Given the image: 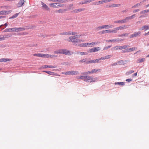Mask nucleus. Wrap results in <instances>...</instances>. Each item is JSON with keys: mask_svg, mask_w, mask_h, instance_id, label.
Instances as JSON below:
<instances>
[{"mask_svg": "<svg viewBox=\"0 0 149 149\" xmlns=\"http://www.w3.org/2000/svg\"><path fill=\"white\" fill-rule=\"evenodd\" d=\"M43 72L51 75H56L57 74L56 73L49 71H43Z\"/></svg>", "mask_w": 149, "mask_h": 149, "instance_id": "nucleus-12", "label": "nucleus"}, {"mask_svg": "<svg viewBox=\"0 0 149 149\" xmlns=\"http://www.w3.org/2000/svg\"><path fill=\"white\" fill-rule=\"evenodd\" d=\"M66 10H67L66 9H61L55 11V12L56 13H63L66 11Z\"/></svg>", "mask_w": 149, "mask_h": 149, "instance_id": "nucleus-14", "label": "nucleus"}, {"mask_svg": "<svg viewBox=\"0 0 149 149\" xmlns=\"http://www.w3.org/2000/svg\"><path fill=\"white\" fill-rule=\"evenodd\" d=\"M147 16H148V15L147 14L142 15L140 16L139 18H141V17H147Z\"/></svg>", "mask_w": 149, "mask_h": 149, "instance_id": "nucleus-52", "label": "nucleus"}, {"mask_svg": "<svg viewBox=\"0 0 149 149\" xmlns=\"http://www.w3.org/2000/svg\"><path fill=\"white\" fill-rule=\"evenodd\" d=\"M80 54L82 56L84 55H87V52H81L80 53Z\"/></svg>", "mask_w": 149, "mask_h": 149, "instance_id": "nucleus-50", "label": "nucleus"}, {"mask_svg": "<svg viewBox=\"0 0 149 149\" xmlns=\"http://www.w3.org/2000/svg\"><path fill=\"white\" fill-rule=\"evenodd\" d=\"M57 56L55 55H50V57L53 58V57H57Z\"/></svg>", "mask_w": 149, "mask_h": 149, "instance_id": "nucleus-53", "label": "nucleus"}, {"mask_svg": "<svg viewBox=\"0 0 149 149\" xmlns=\"http://www.w3.org/2000/svg\"><path fill=\"white\" fill-rule=\"evenodd\" d=\"M24 0H20L17 4V7L18 8L21 7L24 4Z\"/></svg>", "mask_w": 149, "mask_h": 149, "instance_id": "nucleus-11", "label": "nucleus"}, {"mask_svg": "<svg viewBox=\"0 0 149 149\" xmlns=\"http://www.w3.org/2000/svg\"><path fill=\"white\" fill-rule=\"evenodd\" d=\"M57 6H58V7H61L63 6V5L61 3H57Z\"/></svg>", "mask_w": 149, "mask_h": 149, "instance_id": "nucleus-59", "label": "nucleus"}, {"mask_svg": "<svg viewBox=\"0 0 149 149\" xmlns=\"http://www.w3.org/2000/svg\"><path fill=\"white\" fill-rule=\"evenodd\" d=\"M111 47V45H109L108 46H107V47H104V50L107 49H108Z\"/></svg>", "mask_w": 149, "mask_h": 149, "instance_id": "nucleus-48", "label": "nucleus"}, {"mask_svg": "<svg viewBox=\"0 0 149 149\" xmlns=\"http://www.w3.org/2000/svg\"><path fill=\"white\" fill-rule=\"evenodd\" d=\"M128 46L127 45H124L122 46H116L112 47V50H116L118 49L122 50L123 49H126L128 47Z\"/></svg>", "mask_w": 149, "mask_h": 149, "instance_id": "nucleus-3", "label": "nucleus"}, {"mask_svg": "<svg viewBox=\"0 0 149 149\" xmlns=\"http://www.w3.org/2000/svg\"><path fill=\"white\" fill-rule=\"evenodd\" d=\"M8 24H9L8 23V22H7L5 24H3V25H4H4H5V28H2V30H3V29H4L5 28H6V26H8Z\"/></svg>", "mask_w": 149, "mask_h": 149, "instance_id": "nucleus-56", "label": "nucleus"}, {"mask_svg": "<svg viewBox=\"0 0 149 149\" xmlns=\"http://www.w3.org/2000/svg\"><path fill=\"white\" fill-rule=\"evenodd\" d=\"M120 4H112L111 5H109V8H111V7H118L120 6Z\"/></svg>", "mask_w": 149, "mask_h": 149, "instance_id": "nucleus-22", "label": "nucleus"}, {"mask_svg": "<svg viewBox=\"0 0 149 149\" xmlns=\"http://www.w3.org/2000/svg\"><path fill=\"white\" fill-rule=\"evenodd\" d=\"M92 74V70L81 73L82 74H84V75H87V74Z\"/></svg>", "mask_w": 149, "mask_h": 149, "instance_id": "nucleus-30", "label": "nucleus"}, {"mask_svg": "<svg viewBox=\"0 0 149 149\" xmlns=\"http://www.w3.org/2000/svg\"><path fill=\"white\" fill-rule=\"evenodd\" d=\"M127 63V61H124L122 60H120L118 61L117 63L119 65H124Z\"/></svg>", "mask_w": 149, "mask_h": 149, "instance_id": "nucleus-18", "label": "nucleus"}, {"mask_svg": "<svg viewBox=\"0 0 149 149\" xmlns=\"http://www.w3.org/2000/svg\"><path fill=\"white\" fill-rule=\"evenodd\" d=\"M97 29H104L103 25H102V26H100L97 27Z\"/></svg>", "mask_w": 149, "mask_h": 149, "instance_id": "nucleus-62", "label": "nucleus"}, {"mask_svg": "<svg viewBox=\"0 0 149 149\" xmlns=\"http://www.w3.org/2000/svg\"><path fill=\"white\" fill-rule=\"evenodd\" d=\"M56 65H45L42 66V67L45 68H56Z\"/></svg>", "mask_w": 149, "mask_h": 149, "instance_id": "nucleus-13", "label": "nucleus"}, {"mask_svg": "<svg viewBox=\"0 0 149 149\" xmlns=\"http://www.w3.org/2000/svg\"><path fill=\"white\" fill-rule=\"evenodd\" d=\"M148 12H149V9L144 10L140 12L141 14H143Z\"/></svg>", "mask_w": 149, "mask_h": 149, "instance_id": "nucleus-35", "label": "nucleus"}, {"mask_svg": "<svg viewBox=\"0 0 149 149\" xmlns=\"http://www.w3.org/2000/svg\"><path fill=\"white\" fill-rule=\"evenodd\" d=\"M106 33H110V30H103L101 32L102 34H103Z\"/></svg>", "mask_w": 149, "mask_h": 149, "instance_id": "nucleus-29", "label": "nucleus"}, {"mask_svg": "<svg viewBox=\"0 0 149 149\" xmlns=\"http://www.w3.org/2000/svg\"><path fill=\"white\" fill-rule=\"evenodd\" d=\"M132 79H126L125 81H127L128 82H130L131 81H132Z\"/></svg>", "mask_w": 149, "mask_h": 149, "instance_id": "nucleus-57", "label": "nucleus"}, {"mask_svg": "<svg viewBox=\"0 0 149 149\" xmlns=\"http://www.w3.org/2000/svg\"><path fill=\"white\" fill-rule=\"evenodd\" d=\"M14 32H18L22 31L25 30L26 29V28H24L22 27H14Z\"/></svg>", "mask_w": 149, "mask_h": 149, "instance_id": "nucleus-10", "label": "nucleus"}, {"mask_svg": "<svg viewBox=\"0 0 149 149\" xmlns=\"http://www.w3.org/2000/svg\"><path fill=\"white\" fill-rule=\"evenodd\" d=\"M87 43H81L79 45V46L80 47H86L87 46Z\"/></svg>", "mask_w": 149, "mask_h": 149, "instance_id": "nucleus-33", "label": "nucleus"}, {"mask_svg": "<svg viewBox=\"0 0 149 149\" xmlns=\"http://www.w3.org/2000/svg\"><path fill=\"white\" fill-rule=\"evenodd\" d=\"M101 49L100 47H93L91 49H89V52L90 53L94 52H97Z\"/></svg>", "mask_w": 149, "mask_h": 149, "instance_id": "nucleus-8", "label": "nucleus"}, {"mask_svg": "<svg viewBox=\"0 0 149 149\" xmlns=\"http://www.w3.org/2000/svg\"><path fill=\"white\" fill-rule=\"evenodd\" d=\"M4 32H14V28H9L8 29H5L4 31Z\"/></svg>", "mask_w": 149, "mask_h": 149, "instance_id": "nucleus-15", "label": "nucleus"}, {"mask_svg": "<svg viewBox=\"0 0 149 149\" xmlns=\"http://www.w3.org/2000/svg\"><path fill=\"white\" fill-rule=\"evenodd\" d=\"M128 52L127 49H125L122 51V53H125Z\"/></svg>", "mask_w": 149, "mask_h": 149, "instance_id": "nucleus-55", "label": "nucleus"}, {"mask_svg": "<svg viewBox=\"0 0 149 149\" xmlns=\"http://www.w3.org/2000/svg\"><path fill=\"white\" fill-rule=\"evenodd\" d=\"M134 72V71L133 70H130L128 72L129 74H131Z\"/></svg>", "mask_w": 149, "mask_h": 149, "instance_id": "nucleus-63", "label": "nucleus"}, {"mask_svg": "<svg viewBox=\"0 0 149 149\" xmlns=\"http://www.w3.org/2000/svg\"><path fill=\"white\" fill-rule=\"evenodd\" d=\"M144 58H142L141 59H139L137 61V63H142L143 61Z\"/></svg>", "mask_w": 149, "mask_h": 149, "instance_id": "nucleus-36", "label": "nucleus"}, {"mask_svg": "<svg viewBox=\"0 0 149 149\" xmlns=\"http://www.w3.org/2000/svg\"><path fill=\"white\" fill-rule=\"evenodd\" d=\"M128 34H129V33H124V34H120V35H118V36L119 37H122V36H128Z\"/></svg>", "mask_w": 149, "mask_h": 149, "instance_id": "nucleus-39", "label": "nucleus"}, {"mask_svg": "<svg viewBox=\"0 0 149 149\" xmlns=\"http://www.w3.org/2000/svg\"><path fill=\"white\" fill-rule=\"evenodd\" d=\"M139 10H140V9H136V10H134L133 11V13H136V12H138L139 11Z\"/></svg>", "mask_w": 149, "mask_h": 149, "instance_id": "nucleus-61", "label": "nucleus"}, {"mask_svg": "<svg viewBox=\"0 0 149 149\" xmlns=\"http://www.w3.org/2000/svg\"><path fill=\"white\" fill-rule=\"evenodd\" d=\"M100 69H93L92 70V73H95L97 71H100Z\"/></svg>", "mask_w": 149, "mask_h": 149, "instance_id": "nucleus-43", "label": "nucleus"}, {"mask_svg": "<svg viewBox=\"0 0 149 149\" xmlns=\"http://www.w3.org/2000/svg\"><path fill=\"white\" fill-rule=\"evenodd\" d=\"M86 64H88L89 63H92V60L89 61H86Z\"/></svg>", "mask_w": 149, "mask_h": 149, "instance_id": "nucleus-58", "label": "nucleus"}, {"mask_svg": "<svg viewBox=\"0 0 149 149\" xmlns=\"http://www.w3.org/2000/svg\"><path fill=\"white\" fill-rule=\"evenodd\" d=\"M106 41L107 42H116V40H115V39H113L109 40H106Z\"/></svg>", "mask_w": 149, "mask_h": 149, "instance_id": "nucleus-41", "label": "nucleus"}, {"mask_svg": "<svg viewBox=\"0 0 149 149\" xmlns=\"http://www.w3.org/2000/svg\"><path fill=\"white\" fill-rule=\"evenodd\" d=\"M64 74L65 75H76L78 74V72L77 71L71 70L66 72Z\"/></svg>", "mask_w": 149, "mask_h": 149, "instance_id": "nucleus-5", "label": "nucleus"}, {"mask_svg": "<svg viewBox=\"0 0 149 149\" xmlns=\"http://www.w3.org/2000/svg\"><path fill=\"white\" fill-rule=\"evenodd\" d=\"M44 57H43V58H48L50 57V55L48 54H44Z\"/></svg>", "mask_w": 149, "mask_h": 149, "instance_id": "nucleus-46", "label": "nucleus"}, {"mask_svg": "<svg viewBox=\"0 0 149 149\" xmlns=\"http://www.w3.org/2000/svg\"><path fill=\"white\" fill-rule=\"evenodd\" d=\"M85 8H79L77 9V10L78 11V12H80L81 11H84L85 10Z\"/></svg>", "mask_w": 149, "mask_h": 149, "instance_id": "nucleus-47", "label": "nucleus"}, {"mask_svg": "<svg viewBox=\"0 0 149 149\" xmlns=\"http://www.w3.org/2000/svg\"><path fill=\"white\" fill-rule=\"evenodd\" d=\"M72 12L73 13H76L78 12V11L77 10V9H75L74 10L72 11Z\"/></svg>", "mask_w": 149, "mask_h": 149, "instance_id": "nucleus-60", "label": "nucleus"}, {"mask_svg": "<svg viewBox=\"0 0 149 149\" xmlns=\"http://www.w3.org/2000/svg\"><path fill=\"white\" fill-rule=\"evenodd\" d=\"M104 29H108L109 28H112L113 26V25H103Z\"/></svg>", "mask_w": 149, "mask_h": 149, "instance_id": "nucleus-20", "label": "nucleus"}, {"mask_svg": "<svg viewBox=\"0 0 149 149\" xmlns=\"http://www.w3.org/2000/svg\"><path fill=\"white\" fill-rule=\"evenodd\" d=\"M125 82H115V85H118L121 86H124L125 85Z\"/></svg>", "mask_w": 149, "mask_h": 149, "instance_id": "nucleus-25", "label": "nucleus"}, {"mask_svg": "<svg viewBox=\"0 0 149 149\" xmlns=\"http://www.w3.org/2000/svg\"><path fill=\"white\" fill-rule=\"evenodd\" d=\"M49 1L55 2L63 3L64 2V1H63V0H49Z\"/></svg>", "mask_w": 149, "mask_h": 149, "instance_id": "nucleus-32", "label": "nucleus"}, {"mask_svg": "<svg viewBox=\"0 0 149 149\" xmlns=\"http://www.w3.org/2000/svg\"><path fill=\"white\" fill-rule=\"evenodd\" d=\"M11 60L9 58H2L0 59V62H5L6 61H10Z\"/></svg>", "mask_w": 149, "mask_h": 149, "instance_id": "nucleus-17", "label": "nucleus"}, {"mask_svg": "<svg viewBox=\"0 0 149 149\" xmlns=\"http://www.w3.org/2000/svg\"><path fill=\"white\" fill-rule=\"evenodd\" d=\"M125 27L126 26L125 25H124V26H122L117 27L118 29V30H119L120 29L121 30H123L124 29Z\"/></svg>", "mask_w": 149, "mask_h": 149, "instance_id": "nucleus-34", "label": "nucleus"}, {"mask_svg": "<svg viewBox=\"0 0 149 149\" xmlns=\"http://www.w3.org/2000/svg\"><path fill=\"white\" fill-rule=\"evenodd\" d=\"M135 16H136L135 14H134L131 16L127 17L126 19H127L128 21V20L129 19H132L134 18L135 17Z\"/></svg>", "mask_w": 149, "mask_h": 149, "instance_id": "nucleus-26", "label": "nucleus"}, {"mask_svg": "<svg viewBox=\"0 0 149 149\" xmlns=\"http://www.w3.org/2000/svg\"><path fill=\"white\" fill-rule=\"evenodd\" d=\"M20 13H17L15 14L14 15H13L11 17H9V19H14L15 18L17 17V16Z\"/></svg>", "mask_w": 149, "mask_h": 149, "instance_id": "nucleus-27", "label": "nucleus"}, {"mask_svg": "<svg viewBox=\"0 0 149 149\" xmlns=\"http://www.w3.org/2000/svg\"><path fill=\"white\" fill-rule=\"evenodd\" d=\"M142 4V3L141 2H140V3H137L136 4H135L132 7V8H136V7H137V6H139L140 5H141Z\"/></svg>", "mask_w": 149, "mask_h": 149, "instance_id": "nucleus-37", "label": "nucleus"}, {"mask_svg": "<svg viewBox=\"0 0 149 149\" xmlns=\"http://www.w3.org/2000/svg\"><path fill=\"white\" fill-rule=\"evenodd\" d=\"M62 54H65V55L70 56L71 55V51L67 49H63Z\"/></svg>", "mask_w": 149, "mask_h": 149, "instance_id": "nucleus-9", "label": "nucleus"}, {"mask_svg": "<svg viewBox=\"0 0 149 149\" xmlns=\"http://www.w3.org/2000/svg\"><path fill=\"white\" fill-rule=\"evenodd\" d=\"M87 3H88V0L84 1H82L80 3L81 4H86Z\"/></svg>", "mask_w": 149, "mask_h": 149, "instance_id": "nucleus-44", "label": "nucleus"}, {"mask_svg": "<svg viewBox=\"0 0 149 149\" xmlns=\"http://www.w3.org/2000/svg\"><path fill=\"white\" fill-rule=\"evenodd\" d=\"M11 11V10H3V13L4 14V15H6V14L10 13Z\"/></svg>", "mask_w": 149, "mask_h": 149, "instance_id": "nucleus-38", "label": "nucleus"}, {"mask_svg": "<svg viewBox=\"0 0 149 149\" xmlns=\"http://www.w3.org/2000/svg\"><path fill=\"white\" fill-rule=\"evenodd\" d=\"M63 49H59L58 50L55 51L54 52V53L56 54H62Z\"/></svg>", "mask_w": 149, "mask_h": 149, "instance_id": "nucleus-19", "label": "nucleus"}, {"mask_svg": "<svg viewBox=\"0 0 149 149\" xmlns=\"http://www.w3.org/2000/svg\"><path fill=\"white\" fill-rule=\"evenodd\" d=\"M117 31H118L117 27L113 29L110 30V33H117Z\"/></svg>", "mask_w": 149, "mask_h": 149, "instance_id": "nucleus-28", "label": "nucleus"}, {"mask_svg": "<svg viewBox=\"0 0 149 149\" xmlns=\"http://www.w3.org/2000/svg\"><path fill=\"white\" fill-rule=\"evenodd\" d=\"M92 63H98L101 62L100 58H98L95 60H92Z\"/></svg>", "mask_w": 149, "mask_h": 149, "instance_id": "nucleus-24", "label": "nucleus"}, {"mask_svg": "<svg viewBox=\"0 0 149 149\" xmlns=\"http://www.w3.org/2000/svg\"><path fill=\"white\" fill-rule=\"evenodd\" d=\"M4 13H3V10H2L0 11V15H4Z\"/></svg>", "mask_w": 149, "mask_h": 149, "instance_id": "nucleus-64", "label": "nucleus"}, {"mask_svg": "<svg viewBox=\"0 0 149 149\" xmlns=\"http://www.w3.org/2000/svg\"><path fill=\"white\" fill-rule=\"evenodd\" d=\"M86 58L83 59L82 60H79V63H84L86 62Z\"/></svg>", "mask_w": 149, "mask_h": 149, "instance_id": "nucleus-45", "label": "nucleus"}, {"mask_svg": "<svg viewBox=\"0 0 149 149\" xmlns=\"http://www.w3.org/2000/svg\"><path fill=\"white\" fill-rule=\"evenodd\" d=\"M41 4L42 5V8H45L46 10H48V7L43 2H41Z\"/></svg>", "mask_w": 149, "mask_h": 149, "instance_id": "nucleus-21", "label": "nucleus"}, {"mask_svg": "<svg viewBox=\"0 0 149 149\" xmlns=\"http://www.w3.org/2000/svg\"><path fill=\"white\" fill-rule=\"evenodd\" d=\"M60 35H68V32H64L60 34Z\"/></svg>", "mask_w": 149, "mask_h": 149, "instance_id": "nucleus-49", "label": "nucleus"}, {"mask_svg": "<svg viewBox=\"0 0 149 149\" xmlns=\"http://www.w3.org/2000/svg\"><path fill=\"white\" fill-rule=\"evenodd\" d=\"M107 56H105L102 57L100 58V60H105L106 59H107Z\"/></svg>", "mask_w": 149, "mask_h": 149, "instance_id": "nucleus-51", "label": "nucleus"}, {"mask_svg": "<svg viewBox=\"0 0 149 149\" xmlns=\"http://www.w3.org/2000/svg\"><path fill=\"white\" fill-rule=\"evenodd\" d=\"M34 56H36L38 57H44V55L43 54H34L33 55Z\"/></svg>", "mask_w": 149, "mask_h": 149, "instance_id": "nucleus-31", "label": "nucleus"}, {"mask_svg": "<svg viewBox=\"0 0 149 149\" xmlns=\"http://www.w3.org/2000/svg\"><path fill=\"white\" fill-rule=\"evenodd\" d=\"M128 20L127 19H126V17L125 18V19L119 20L116 21H114V22L115 23H118V24H123L127 22H128Z\"/></svg>", "mask_w": 149, "mask_h": 149, "instance_id": "nucleus-7", "label": "nucleus"}, {"mask_svg": "<svg viewBox=\"0 0 149 149\" xmlns=\"http://www.w3.org/2000/svg\"><path fill=\"white\" fill-rule=\"evenodd\" d=\"M77 78L81 79L87 82H93L95 81L97 79V78H93V77L89 76H77Z\"/></svg>", "mask_w": 149, "mask_h": 149, "instance_id": "nucleus-1", "label": "nucleus"}, {"mask_svg": "<svg viewBox=\"0 0 149 149\" xmlns=\"http://www.w3.org/2000/svg\"><path fill=\"white\" fill-rule=\"evenodd\" d=\"M141 34V32L140 31L134 32V33L130 35L129 37L130 38H131L134 37H138Z\"/></svg>", "mask_w": 149, "mask_h": 149, "instance_id": "nucleus-6", "label": "nucleus"}, {"mask_svg": "<svg viewBox=\"0 0 149 149\" xmlns=\"http://www.w3.org/2000/svg\"><path fill=\"white\" fill-rule=\"evenodd\" d=\"M57 4L56 3H50L49 4L50 6L53 8H58Z\"/></svg>", "mask_w": 149, "mask_h": 149, "instance_id": "nucleus-23", "label": "nucleus"}, {"mask_svg": "<svg viewBox=\"0 0 149 149\" xmlns=\"http://www.w3.org/2000/svg\"><path fill=\"white\" fill-rule=\"evenodd\" d=\"M115 40H116V42H119L120 41H122L123 40V39L121 38L115 39Z\"/></svg>", "mask_w": 149, "mask_h": 149, "instance_id": "nucleus-42", "label": "nucleus"}, {"mask_svg": "<svg viewBox=\"0 0 149 149\" xmlns=\"http://www.w3.org/2000/svg\"><path fill=\"white\" fill-rule=\"evenodd\" d=\"M69 39L70 40L69 42H72L77 43L80 42V41L79 39L75 38V36H72L69 37Z\"/></svg>", "mask_w": 149, "mask_h": 149, "instance_id": "nucleus-4", "label": "nucleus"}, {"mask_svg": "<svg viewBox=\"0 0 149 149\" xmlns=\"http://www.w3.org/2000/svg\"><path fill=\"white\" fill-rule=\"evenodd\" d=\"M141 29L142 30H144V31H146V30L149 29V26L147 25L143 26L141 28Z\"/></svg>", "mask_w": 149, "mask_h": 149, "instance_id": "nucleus-16", "label": "nucleus"}, {"mask_svg": "<svg viewBox=\"0 0 149 149\" xmlns=\"http://www.w3.org/2000/svg\"><path fill=\"white\" fill-rule=\"evenodd\" d=\"M87 43L88 44H87V45H89V46L90 45H94L95 44V43L94 42H92L90 43Z\"/></svg>", "mask_w": 149, "mask_h": 149, "instance_id": "nucleus-54", "label": "nucleus"}, {"mask_svg": "<svg viewBox=\"0 0 149 149\" xmlns=\"http://www.w3.org/2000/svg\"><path fill=\"white\" fill-rule=\"evenodd\" d=\"M114 0H102L94 2L92 3V5H98L100 4H102L104 3H107L111 1H113Z\"/></svg>", "mask_w": 149, "mask_h": 149, "instance_id": "nucleus-2", "label": "nucleus"}, {"mask_svg": "<svg viewBox=\"0 0 149 149\" xmlns=\"http://www.w3.org/2000/svg\"><path fill=\"white\" fill-rule=\"evenodd\" d=\"M135 47L130 48H127L128 52H130L131 51H133L135 49Z\"/></svg>", "mask_w": 149, "mask_h": 149, "instance_id": "nucleus-40", "label": "nucleus"}]
</instances>
